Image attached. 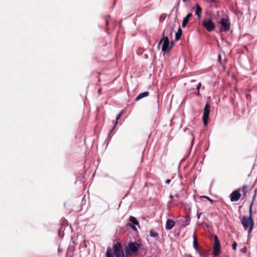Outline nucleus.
Masks as SVG:
<instances>
[{
    "label": "nucleus",
    "instance_id": "obj_1",
    "mask_svg": "<svg viewBox=\"0 0 257 257\" xmlns=\"http://www.w3.org/2000/svg\"><path fill=\"white\" fill-rule=\"evenodd\" d=\"M112 248L113 251L110 247H107L105 257H114V255L115 257H125L122 246L120 242H117L114 243Z\"/></svg>",
    "mask_w": 257,
    "mask_h": 257
},
{
    "label": "nucleus",
    "instance_id": "obj_2",
    "mask_svg": "<svg viewBox=\"0 0 257 257\" xmlns=\"http://www.w3.org/2000/svg\"><path fill=\"white\" fill-rule=\"evenodd\" d=\"M240 221L244 230H247L248 227H254V223L252 217V204L249 205V216H243Z\"/></svg>",
    "mask_w": 257,
    "mask_h": 257
},
{
    "label": "nucleus",
    "instance_id": "obj_3",
    "mask_svg": "<svg viewBox=\"0 0 257 257\" xmlns=\"http://www.w3.org/2000/svg\"><path fill=\"white\" fill-rule=\"evenodd\" d=\"M141 246V244L140 243H138L136 241H131L124 247V251L127 255L132 254H137Z\"/></svg>",
    "mask_w": 257,
    "mask_h": 257
},
{
    "label": "nucleus",
    "instance_id": "obj_4",
    "mask_svg": "<svg viewBox=\"0 0 257 257\" xmlns=\"http://www.w3.org/2000/svg\"><path fill=\"white\" fill-rule=\"evenodd\" d=\"M165 31L163 32V38L160 40L158 45V47H159L160 45L163 43L162 52H164V55L165 54V53L168 52L171 50L169 39L167 36H165Z\"/></svg>",
    "mask_w": 257,
    "mask_h": 257
},
{
    "label": "nucleus",
    "instance_id": "obj_5",
    "mask_svg": "<svg viewBox=\"0 0 257 257\" xmlns=\"http://www.w3.org/2000/svg\"><path fill=\"white\" fill-rule=\"evenodd\" d=\"M218 23L220 25L219 28L220 31L226 32L230 30V22L228 17H226L221 18Z\"/></svg>",
    "mask_w": 257,
    "mask_h": 257
},
{
    "label": "nucleus",
    "instance_id": "obj_6",
    "mask_svg": "<svg viewBox=\"0 0 257 257\" xmlns=\"http://www.w3.org/2000/svg\"><path fill=\"white\" fill-rule=\"evenodd\" d=\"M213 245L212 252L214 256H217L221 251V245L219 240L216 235L213 236Z\"/></svg>",
    "mask_w": 257,
    "mask_h": 257
},
{
    "label": "nucleus",
    "instance_id": "obj_7",
    "mask_svg": "<svg viewBox=\"0 0 257 257\" xmlns=\"http://www.w3.org/2000/svg\"><path fill=\"white\" fill-rule=\"evenodd\" d=\"M210 105L209 102H207L205 105L202 116V120L203 124L207 125L208 123L209 116L210 113Z\"/></svg>",
    "mask_w": 257,
    "mask_h": 257
},
{
    "label": "nucleus",
    "instance_id": "obj_8",
    "mask_svg": "<svg viewBox=\"0 0 257 257\" xmlns=\"http://www.w3.org/2000/svg\"><path fill=\"white\" fill-rule=\"evenodd\" d=\"M202 25L208 32L213 31L215 27V24L210 19H205L202 21Z\"/></svg>",
    "mask_w": 257,
    "mask_h": 257
},
{
    "label": "nucleus",
    "instance_id": "obj_9",
    "mask_svg": "<svg viewBox=\"0 0 257 257\" xmlns=\"http://www.w3.org/2000/svg\"><path fill=\"white\" fill-rule=\"evenodd\" d=\"M241 197L240 189H237L233 191L230 195V199L231 202L237 201Z\"/></svg>",
    "mask_w": 257,
    "mask_h": 257
},
{
    "label": "nucleus",
    "instance_id": "obj_10",
    "mask_svg": "<svg viewBox=\"0 0 257 257\" xmlns=\"http://www.w3.org/2000/svg\"><path fill=\"white\" fill-rule=\"evenodd\" d=\"M188 210L189 212L186 215L185 218H183L182 220L181 221V226L183 228L188 226L190 222V217L189 214V213L191 211L190 208H189Z\"/></svg>",
    "mask_w": 257,
    "mask_h": 257
},
{
    "label": "nucleus",
    "instance_id": "obj_11",
    "mask_svg": "<svg viewBox=\"0 0 257 257\" xmlns=\"http://www.w3.org/2000/svg\"><path fill=\"white\" fill-rule=\"evenodd\" d=\"M175 222L171 219H168L166 221L165 228L166 230H169L173 228L174 226Z\"/></svg>",
    "mask_w": 257,
    "mask_h": 257
},
{
    "label": "nucleus",
    "instance_id": "obj_12",
    "mask_svg": "<svg viewBox=\"0 0 257 257\" xmlns=\"http://www.w3.org/2000/svg\"><path fill=\"white\" fill-rule=\"evenodd\" d=\"M195 15H196L197 18L198 19H200L201 18V14H202V8L198 3H196L195 4Z\"/></svg>",
    "mask_w": 257,
    "mask_h": 257
},
{
    "label": "nucleus",
    "instance_id": "obj_13",
    "mask_svg": "<svg viewBox=\"0 0 257 257\" xmlns=\"http://www.w3.org/2000/svg\"><path fill=\"white\" fill-rule=\"evenodd\" d=\"M192 16V14L191 13H188L187 15L183 18L182 23V27L183 28H185L189 22V20L190 18Z\"/></svg>",
    "mask_w": 257,
    "mask_h": 257
},
{
    "label": "nucleus",
    "instance_id": "obj_14",
    "mask_svg": "<svg viewBox=\"0 0 257 257\" xmlns=\"http://www.w3.org/2000/svg\"><path fill=\"white\" fill-rule=\"evenodd\" d=\"M123 113V110H121L119 112V113H118L116 115V116L115 117V122H114V125L113 127L110 130L109 133L108 134V137H109L110 135V134L113 131V129L114 128L115 126H116V125L117 124L118 120L120 118V117H121V116L122 115Z\"/></svg>",
    "mask_w": 257,
    "mask_h": 257
},
{
    "label": "nucleus",
    "instance_id": "obj_15",
    "mask_svg": "<svg viewBox=\"0 0 257 257\" xmlns=\"http://www.w3.org/2000/svg\"><path fill=\"white\" fill-rule=\"evenodd\" d=\"M128 220L131 222V223L140 227L139 222L135 217L133 216H130L129 217Z\"/></svg>",
    "mask_w": 257,
    "mask_h": 257
},
{
    "label": "nucleus",
    "instance_id": "obj_16",
    "mask_svg": "<svg viewBox=\"0 0 257 257\" xmlns=\"http://www.w3.org/2000/svg\"><path fill=\"white\" fill-rule=\"evenodd\" d=\"M149 94V91H144L143 92L140 93L135 98L136 101H139L141 99L148 96Z\"/></svg>",
    "mask_w": 257,
    "mask_h": 257
},
{
    "label": "nucleus",
    "instance_id": "obj_17",
    "mask_svg": "<svg viewBox=\"0 0 257 257\" xmlns=\"http://www.w3.org/2000/svg\"><path fill=\"white\" fill-rule=\"evenodd\" d=\"M86 200L85 198V196H83L81 198V201L80 203V209L77 210V211H81L83 210V209H85V206L86 205ZM87 208H86L85 209L86 210Z\"/></svg>",
    "mask_w": 257,
    "mask_h": 257
},
{
    "label": "nucleus",
    "instance_id": "obj_18",
    "mask_svg": "<svg viewBox=\"0 0 257 257\" xmlns=\"http://www.w3.org/2000/svg\"><path fill=\"white\" fill-rule=\"evenodd\" d=\"M193 246L194 249L196 251H198L199 249V246L197 243V238L196 235L194 234L193 236Z\"/></svg>",
    "mask_w": 257,
    "mask_h": 257
},
{
    "label": "nucleus",
    "instance_id": "obj_19",
    "mask_svg": "<svg viewBox=\"0 0 257 257\" xmlns=\"http://www.w3.org/2000/svg\"><path fill=\"white\" fill-rule=\"evenodd\" d=\"M182 34V30L180 27H179L178 30L177 32L175 34V41H178L180 39L181 35Z\"/></svg>",
    "mask_w": 257,
    "mask_h": 257
},
{
    "label": "nucleus",
    "instance_id": "obj_20",
    "mask_svg": "<svg viewBox=\"0 0 257 257\" xmlns=\"http://www.w3.org/2000/svg\"><path fill=\"white\" fill-rule=\"evenodd\" d=\"M150 236L152 237H156L158 236V233L154 230L152 229L150 230Z\"/></svg>",
    "mask_w": 257,
    "mask_h": 257
},
{
    "label": "nucleus",
    "instance_id": "obj_21",
    "mask_svg": "<svg viewBox=\"0 0 257 257\" xmlns=\"http://www.w3.org/2000/svg\"><path fill=\"white\" fill-rule=\"evenodd\" d=\"M127 226H129L131 228V229L134 231H135V232H137V227H136V226L131 223H127V225H126Z\"/></svg>",
    "mask_w": 257,
    "mask_h": 257
},
{
    "label": "nucleus",
    "instance_id": "obj_22",
    "mask_svg": "<svg viewBox=\"0 0 257 257\" xmlns=\"http://www.w3.org/2000/svg\"><path fill=\"white\" fill-rule=\"evenodd\" d=\"M254 227H248V231H247V237L249 238L250 237V234L253 230Z\"/></svg>",
    "mask_w": 257,
    "mask_h": 257
},
{
    "label": "nucleus",
    "instance_id": "obj_23",
    "mask_svg": "<svg viewBox=\"0 0 257 257\" xmlns=\"http://www.w3.org/2000/svg\"><path fill=\"white\" fill-rule=\"evenodd\" d=\"M248 186L247 185H244L242 187V192L244 196H246V194L247 193Z\"/></svg>",
    "mask_w": 257,
    "mask_h": 257
},
{
    "label": "nucleus",
    "instance_id": "obj_24",
    "mask_svg": "<svg viewBox=\"0 0 257 257\" xmlns=\"http://www.w3.org/2000/svg\"><path fill=\"white\" fill-rule=\"evenodd\" d=\"M202 197L205 198L207 200H208L211 204H213L214 200L211 199L209 197L207 196H203Z\"/></svg>",
    "mask_w": 257,
    "mask_h": 257
},
{
    "label": "nucleus",
    "instance_id": "obj_25",
    "mask_svg": "<svg viewBox=\"0 0 257 257\" xmlns=\"http://www.w3.org/2000/svg\"><path fill=\"white\" fill-rule=\"evenodd\" d=\"M237 243L235 241H233L232 244V248L233 250H235L236 249Z\"/></svg>",
    "mask_w": 257,
    "mask_h": 257
},
{
    "label": "nucleus",
    "instance_id": "obj_26",
    "mask_svg": "<svg viewBox=\"0 0 257 257\" xmlns=\"http://www.w3.org/2000/svg\"><path fill=\"white\" fill-rule=\"evenodd\" d=\"M180 0H179L176 5V6L175 7V11H176V13H177L178 11L179 10V5H180Z\"/></svg>",
    "mask_w": 257,
    "mask_h": 257
},
{
    "label": "nucleus",
    "instance_id": "obj_27",
    "mask_svg": "<svg viewBox=\"0 0 257 257\" xmlns=\"http://www.w3.org/2000/svg\"><path fill=\"white\" fill-rule=\"evenodd\" d=\"M217 61L219 64H221V57L219 53L217 55Z\"/></svg>",
    "mask_w": 257,
    "mask_h": 257
},
{
    "label": "nucleus",
    "instance_id": "obj_28",
    "mask_svg": "<svg viewBox=\"0 0 257 257\" xmlns=\"http://www.w3.org/2000/svg\"><path fill=\"white\" fill-rule=\"evenodd\" d=\"M256 192H257V190L255 189V190H254V195H253V196L252 197L251 203H250V204H252V206L253 205V201H254V199L255 198V196H256Z\"/></svg>",
    "mask_w": 257,
    "mask_h": 257
},
{
    "label": "nucleus",
    "instance_id": "obj_29",
    "mask_svg": "<svg viewBox=\"0 0 257 257\" xmlns=\"http://www.w3.org/2000/svg\"><path fill=\"white\" fill-rule=\"evenodd\" d=\"M58 234H59V237H60V238H62L64 236V232H63V233H62V234H61V229H60L59 230Z\"/></svg>",
    "mask_w": 257,
    "mask_h": 257
},
{
    "label": "nucleus",
    "instance_id": "obj_30",
    "mask_svg": "<svg viewBox=\"0 0 257 257\" xmlns=\"http://www.w3.org/2000/svg\"><path fill=\"white\" fill-rule=\"evenodd\" d=\"M201 83L200 82H199L196 86V89L198 91V93H199V89L201 87Z\"/></svg>",
    "mask_w": 257,
    "mask_h": 257
},
{
    "label": "nucleus",
    "instance_id": "obj_31",
    "mask_svg": "<svg viewBox=\"0 0 257 257\" xmlns=\"http://www.w3.org/2000/svg\"><path fill=\"white\" fill-rule=\"evenodd\" d=\"M240 251L241 252H242V253H246V247H244L243 248L241 249L240 250Z\"/></svg>",
    "mask_w": 257,
    "mask_h": 257
},
{
    "label": "nucleus",
    "instance_id": "obj_32",
    "mask_svg": "<svg viewBox=\"0 0 257 257\" xmlns=\"http://www.w3.org/2000/svg\"><path fill=\"white\" fill-rule=\"evenodd\" d=\"M174 45V42L173 40H172L171 42H170V46L171 49L173 47Z\"/></svg>",
    "mask_w": 257,
    "mask_h": 257
},
{
    "label": "nucleus",
    "instance_id": "obj_33",
    "mask_svg": "<svg viewBox=\"0 0 257 257\" xmlns=\"http://www.w3.org/2000/svg\"><path fill=\"white\" fill-rule=\"evenodd\" d=\"M172 206V202L170 201L168 202L167 207L168 208H170Z\"/></svg>",
    "mask_w": 257,
    "mask_h": 257
},
{
    "label": "nucleus",
    "instance_id": "obj_34",
    "mask_svg": "<svg viewBox=\"0 0 257 257\" xmlns=\"http://www.w3.org/2000/svg\"><path fill=\"white\" fill-rule=\"evenodd\" d=\"M191 135H192V137H193L192 139V141H191V145H192V146H193V145L194 141V135H193V134H191Z\"/></svg>",
    "mask_w": 257,
    "mask_h": 257
},
{
    "label": "nucleus",
    "instance_id": "obj_35",
    "mask_svg": "<svg viewBox=\"0 0 257 257\" xmlns=\"http://www.w3.org/2000/svg\"><path fill=\"white\" fill-rule=\"evenodd\" d=\"M171 182V180L168 179H167L166 181H165V183L167 184H170V183Z\"/></svg>",
    "mask_w": 257,
    "mask_h": 257
},
{
    "label": "nucleus",
    "instance_id": "obj_36",
    "mask_svg": "<svg viewBox=\"0 0 257 257\" xmlns=\"http://www.w3.org/2000/svg\"><path fill=\"white\" fill-rule=\"evenodd\" d=\"M209 2L210 3H216L217 0H208Z\"/></svg>",
    "mask_w": 257,
    "mask_h": 257
},
{
    "label": "nucleus",
    "instance_id": "obj_37",
    "mask_svg": "<svg viewBox=\"0 0 257 257\" xmlns=\"http://www.w3.org/2000/svg\"><path fill=\"white\" fill-rule=\"evenodd\" d=\"M171 32H170V33H171V35L172 34V33L173 32V31L174 30V27H172L171 29Z\"/></svg>",
    "mask_w": 257,
    "mask_h": 257
},
{
    "label": "nucleus",
    "instance_id": "obj_38",
    "mask_svg": "<svg viewBox=\"0 0 257 257\" xmlns=\"http://www.w3.org/2000/svg\"><path fill=\"white\" fill-rule=\"evenodd\" d=\"M201 214V213H199L197 212V216L198 219H199L200 218Z\"/></svg>",
    "mask_w": 257,
    "mask_h": 257
},
{
    "label": "nucleus",
    "instance_id": "obj_39",
    "mask_svg": "<svg viewBox=\"0 0 257 257\" xmlns=\"http://www.w3.org/2000/svg\"><path fill=\"white\" fill-rule=\"evenodd\" d=\"M101 88H99L98 89V93L99 94H101Z\"/></svg>",
    "mask_w": 257,
    "mask_h": 257
},
{
    "label": "nucleus",
    "instance_id": "obj_40",
    "mask_svg": "<svg viewBox=\"0 0 257 257\" xmlns=\"http://www.w3.org/2000/svg\"><path fill=\"white\" fill-rule=\"evenodd\" d=\"M116 0H114V2H113V6H112V9H113V8H114V6H115V5L116 4Z\"/></svg>",
    "mask_w": 257,
    "mask_h": 257
},
{
    "label": "nucleus",
    "instance_id": "obj_41",
    "mask_svg": "<svg viewBox=\"0 0 257 257\" xmlns=\"http://www.w3.org/2000/svg\"><path fill=\"white\" fill-rule=\"evenodd\" d=\"M173 195H169V198L171 199H173Z\"/></svg>",
    "mask_w": 257,
    "mask_h": 257
},
{
    "label": "nucleus",
    "instance_id": "obj_42",
    "mask_svg": "<svg viewBox=\"0 0 257 257\" xmlns=\"http://www.w3.org/2000/svg\"><path fill=\"white\" fill-rule=\"evenodd\" d=\"M175 196L177 198H179L180 197V195L178 194H176Z\"/></svg>",
    "mask_w": 257,
    "mask_h": 257
},
{
    "label": "nucleus",
    "instance_id": "obj_43",
    "mask_svg": "<svg viewBox=\"0 0 257 257\" xmlns=\"http://www.w3.org/2000/svg\"><path fill=\"white\" fill-rule=\"evenodd\" d=\"M108 22L106 20L105 22V25L108 26Z\"/></svg>",
    "mask_w": 257,
    "mask_h": 257
},
{
    "label": "nucleus",
    "instance_id": "obj_44",
    "mask_svg": "<svg viewBox=\"0 0 257 257\" xmlns=\"http://www.w3.org/2000/svg\"><path fill=\"white\" fill-rule=\"evenodd\" d=\"M72 243H73L74 245H76L77 244L74 240H72Z\"/></svg>",
    "mask_w": 257,
    "mask_h": 257
},
{
    "label": "nucleus",
    "instance_id": "obj_45",
    "mask_svg": "<svg viewBox=\"0 0 257 257\" xmlns=\"http://www.w3.org/2000/svg\"><path fill=\"white\" fill-rule=\"evenodd\" d=\"M83 246H84V248H85L87 246V245L84 243V244H83Z\"/></svg>",
    "mask_w": 257,
    "mask_h": 257
},
{
    "label": "nucleus",
    "instance_id": "obj_46",
    "mask_svg": "<svg viewBox=\"0 0 257 257\" xmlns=\"http://www.w3.org/2000/svg\"><path fill=\"white\" fill-rule=\"evenodd\" d=\"M110 15H108V16H107V18H110Z\"/></svg>",
    "mask_w": 257,
    "mask_h": 257
},
{
    "label": "nucleus",
    "instance_id": "obj_47",
    "mask_svg": "<svg viewBox=\"0 0 257 257\" xmlns=\"http://www.w3.org/2000/svg\"><path fill=\"white\" fill-rule=\"evenodd\" d=\"M71 239L73 240V236L71 237Z\"/></svg>",
    "mask_w": 257,
    "mask_h": 257
},
{
    "label": "nucleus",
    "instance_id": "obj_48",
    "mask_svg": "<svg viewBox=\"0 0 257 257\" xmlns=\"http://www.w3.org/2000/svg\"><path fill=\"white\" fill-rule=\"evenodd\" d=\"M70 257H73V256H71Z\"/></svg>",
    "mask_w": 257,
    "mask_h": 257
}]
</instances>
